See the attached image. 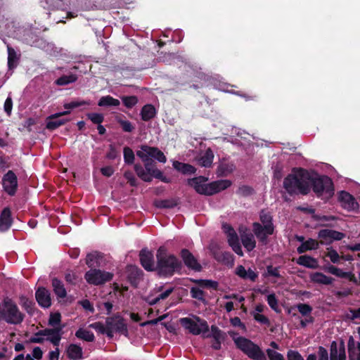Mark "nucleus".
<instances>
[{
    "label": "nucleus",
    "instance_id": "obj_40",
    "mask_svg": "<svg viewBox=\"0 0 360 360\" xmlns=\"http://www.w3.org/2000/svg\"><path fill=\"white\" fill-rule=\"evenodd\" d=\"M77 79V77L74 74H70L69 75H63L59 77L56 81V84L59 86L67 85L70 83L75 82Z\"/></svg>",
    "mask_w": 360,
    "mask_h": 360
},
{
    "label": "nucleus",
    "instance_id": "obj_35",
    "mask_svg": "<svg viewBox=\"0 0 360 360\" xmlns=\"http://www.w3.org/2000/svg\"><path fill=\"white\" fill-rule=\"evenodd\" d=\"M41 6L47 9H63L64 5L61 0H41Z\"/></svg>",
    "mask_w": 360,
    "mask_h": 360
},
{
    "label": "nucleus",
    "instance_id": "obj_8",
    "mask_svg": "<svg viewBox=\"0 0 360 360\" xmlns=\"http://www.w3.org/2000/svg\"><path fill=\"white\" fill-rule=\"evenodd\" d=\"M107 324L108 337L112 338L114 333H122L127 335V326L124 319L120 316L108 317L105 320Z\"/></svg>",
    "mask_w": 360,
    "mask_h": 360
},
{
    "label": "nucleus",
    "instance_id": "obj_64",
    "mask_svg": "<svg viewBox=\"0 0 360 360\" xmlns=\"http://www.w3.org/2000/svg\"><path fill=\"white\" fill-rule=\"evenodd\" d=\"M143 162H144L146 172L151 176V174L156 168L153 162L150 160H148V161Z\"/></svg>",
    "mask_w": 360,
    "mask_h": 360
},
{
    "label": "nucleus",
    "instance_id": "obj_30",
    "mask_svg": "<svg viewBox=\"0 0 360 360\" xmlns=\"http://www.w3.org/2000/svg\"><path fill=\"white\" fill-rule=\"evenodd\" d=\"M52 287L58 297L64 298L66 297L67 292L62 281L57 278H53L52 280Z\"/></svg>",
    "mask_w": 360,
    "mask_h": 360
},
{
    "label": "nucleus",
    "instance_id": "obj_47",
    "mask_svg": "<svg viewBox=\"0 0 360 360\" xmlns=\"http://www.w3.org/2000/svg\"><path fill=\"white\" fill-rule=\"evenodd\" d=\"M123 153L124 162L127 164H132L134 160V153L133 150L129 147H125L124 148Z\"/></svg>",
    "mask_w": 360,
    "mask_h": 360
},
{
    "label": "nucleus",
    "instance_id": "obj_1",
    "mask_svg": "<svg viewBox=\"0 0 360 360\" xmlns=\"http://www.w3.org/2000/svg\"><path fill=\"white\" fill-rule=\"evenodd\" d=\"M309 177V174L306 171L299 169L285 178L283 187L290 195L307 194L310 190Z\"/></svg>",
    "mask_w": 360,
    "mask_h": 360
},
{
    "label": "nucleus",
    "instance_id": "obj_23",
    "mask_svg": "<svg viewBox=\"0 0 360 360\" xmlns=\"http://www.w3.org/2000/svg\"><path fill=\"white\" fill-rule=\"evenodd\" d=\"M310 279L313 283L321 285H330L333 283L334 278L328 276L321 272H314L310 275Z\"/></svg>",
    "mask_w": 360,
    "mask_h": 360
},
{
    "label": "nucleus",
    "instance_id": "obj_14",
    "mask_svg": "<svg viewBox=\"0 0 360 360\" xmlns=\"http://www.w3.org/2000/svg\"><path fill=\"white\" fill-rule=\"evenodd\" d=\"M70 112V111L65 110L63 112H57V113L50 115L47 118V120H46V129H48L49 130H54V129H57L58 127L65 124L67 122L69 121V120L58 119V118L60 117V116L68 115Z\"/></svg>",
    "mask_w": 360,
    "mask_h": 360
},
{
    "label": "nucleus",
    "instance_id": "obj_38",
    "mask_svg": "<svg viewBox=\"0 0 360 360\" xmlns=\"http://www.w3.org/2000/svg\"><path fill=\"white\" fill-rule=\"evenodd\" d=\"M134 170L138 176L143 181L146 182L151 181L150 175L146 172V169L141 165L136 164L134 165Z\"/></svg>",
    "mask_w": 360,
    "mask_h": 360
},
{
    "label": "nucleus",
    "instance_id": "obj_39",
    "mask_svg": "<svg viewBox=\"0 0 360 360\" xmlns=\"http://www.w3.org/2000/svg\"><path fill=\"white\" fill-rule=\"evenodd\" d=\"M134 170L138 176L143 181L146 182L151 181L150 175L146 172V169L141 165L136 164L134 165Z\"/></svg>",
    "mask_w": 360,
    "mask_h": 360
},
{
    "label": "nucleus",
    "instance_id": "obj_49",
    "mask_svg": "<svg viewBox=\"0 0 360 360\" xmlns=\"http://www.w3.org/2000/svg\"><path fill=\"white\" fill-rule=\"evenodd\" d=\"M280 267H274L271 265H269L266 266V271L264 273V276H273L275 278H280L281 276L280 274Z\"/></svg>",
    "mask_w": 360,
    "mask_h": 360
},
{
    "label": "nucleus",
    "instance_id": "obj_62",
    "mask_svg": "<svg viewBox=\"0 0 360 360\" xmlns=\"http://www.w3.org/2000/svg\"><path fill=\"white\" fill-rule=\"evenodd\" d=\"M288 360H304L302 356L296 351L290 350L288 352Z\"/></svg>",
    "mask_w": 360,
    "mask_h": 360
},
{
    "label": "nucleus",
    "instance_id": "obj_26",
    "mask_svg": "<svg viewBox=\"0 0 360 360\" xmlns=\"http://www.w3.org/2000/svg\"><path fill=\"white\" fill-rule=\"evenodd\" d=\"M227 238L229 244L232 248L233 250L239 256H243V250L239 243L238 237L236 231L233 232V233L228 235Z\"/></svg>",
    "mask_w": 360,
    "mask_h": 360
},
{
    "label": "nucleus",
    "instance_id": "obj_22",
    "mask_svg": "<svg viewBox=\"0 0 360 360\" xmlns=\"http://www.w3.org/2000/svg\"><path fill=\"white\" fill-rule=\"evenodd\" d=\"M348 352L349 360H360V342L355 341L352 337L348 341Z\"/></svg>",
    "mask_w": 360,
    "mask_h": 360
},
{
    "label": "nucleus",
    "instance_id": "obj_63",
    "mask_svg": "<svg viewBox=\"0 0 360 360\" xmlns=\"http://www.w3.org/2000/svg\"><path fill=\"white\" fill-rule=\"evenodd\" d=\"M254 319L259 323L263 324L269 323V319L261 313H253Z\"/></svg>",
    "mask_w": 360,
    "mask_h": 360
},
{
    "label": "nucleus",
    "instance_id": "obj_12",
    "mask_svg": "<svg viewBox=\"0 0 360 360\" xmlns=\"http://www.w3.org/2000/svg\"><path fill=\"white\" fill-rule=\"evenodd\" d=\"M322 244H330L335 240H340L345 238V235L342 233L332 229H322L319 231L318 234Z\"/></svg>",
    "mask_w": 360,
    "mask_h": 360
},
{
    "label": "nucleus",
    "instance_id": "obj_46",
    "mask_svg": "<svg viewBox=\"0 0 360 360\" xmlns=\"http://www.w3.org/2000/svg\"><path fill=\"white\" fill-rule=\"evenodd\" d=\"M195 282L203 288L217 289L218 287V283L212 280H197Z\"/></svg>",
    "mask_w": 360,
    "mask_h": 360
},
{
    "label": "nucleus",
    "instance_id": "obj_17",
    "mask_svg": "<svg viewBox=\"0 0 360 360\" xmlns=\"http://www.w3.org/2000/svg\"><path fill=\"white\" fill-rule=\"evenodd\" d=\"M181 258L187 267L196 271H200V264L188 250L184 249L181 250Z\"/></svg>",
    "mask_w": 360,
    "mask_h": 360
},
{
    "label": "nucleus",
    "instance_id": "obj_20",
    "mask_svg": "<svg viewBox=\"0 0 360 360\" xmlns=\"http://www.w3.org/2000/svg\"><path fill=\"white\" fill-rule=\"evenodd\" d=\"M236 274L245 280L255 282L258 277V274L249 268L248 270L242 265L238 266L235 269Z\"/></svg>",
    "mask_w": 360,
    "mask_h": 360
},
{
    "label": "nucleus",
    "instance_id": "obj_32",
    "mask_svg": "<svg viewBox=\"0 0 360 360\" xmlns=\"http://www.w3.org/2000/svg\"><path fill=\"white\" fill-rule=\"evenodd\" d=\"M153 152V147L142 146L140 150L136 151V155L143 162L150 160Z\"/></svg>",
    "mask_w": 360,
    "mask_h": 360
},
{
    "label": "nucleus",
    "instance_id": "obj_60",
    "mask_svg": "<svg viewBox=\"0 0 360 360\" xmlns=\"http://www.w3.org/2000/svg\"><path fill=\"white\" fill-rule=\"evenodd\" d=\"M124 178L128 181L131 186L136 185V180L134 174L131 171H127L124 173Z\"/></svg>",
    "mask_w": 360,
    "mask_h": 360
},
{
    "label": "nucleus",
    "instance_id": "obj_57",
    "mask_svg": "<svg viewBox=\"0 0 360 360\" xmlns=\"http://www.w3.org/2000/svg\"><path fill=\"white\" fill-rule=\"evenodd\" d=\"M152 158H155L157 160L162 163H165L167 161V158L164 153L155 147H153Z\"/></svg>",
    "mask_w": 360,
    "mask_h": 360
},
{
    "label": "nucleus",
    "instance_id": "obj_61",
    "mask_svg": "<svg viewBox=\"0 0 360 360\" xmlns=\"http://www.w3.org/2000/svg\"><path fill=\"white\" fill-rule=\"evenodd\" d=\"M119 123L122 126V129L126 132H131L134 129L131 123L128 120H119Z\"/></svg>",
    "mask_w": 360,
    "mask_h": 360
},
{
    "label": "nucleus",
    "instance_id": "obj_24",
    "mask_svg": "<svg viewBox=\"0 0 360 360\" xmlns=\"http://www.w3.org/2000/svg\"><path fill=\"white\" fill-rule=\"evenodd\" d=\"M297 264L313 269L319 267L317 259L309 255H302L298 257L297 259Z\"/></svg>",
    "mask_w": 360,
    "mask_h": 360
},
{
    "label": "nucleus",
    "instance_id": "obj_51",
    "mask_svg": "<svg viewBox=\"0 0 360 360\" xmlns=\"http://www.w3.org/2000/svg\"><path fill=\"white\" fill-rule=\"evenodd\" d=\"M233 169L234 166L233 165L222 163L219 167L218 172L223 176H226L230 174Z\"/></svg>",
    "mask_w": 360,
    "mask_h": 360
},
{
    "label": "nucleus",
    "instance_id": "obj_41",
    "mask_svg": "<svg viewBox=\"0 0 360 360\" xmlns=\"http://www.w3.org/2000/svg\"><path fill=\"white\" fill-rule=\"evenodd\" d=\"M214 342L212 345V347L214 349H219L221 348V341L224 339V335L221 330H217L213 333Z\"/></svg>",
    "mask_w": 360,
    "mask_h": 360
},
{
    "label": "nucleus",
    "instance_id": "obj_29",
    "mask_svg": "<svg viewBox=\"0 0 360 360\" xmlns=\"http://www.w3.org/2000/svg\"><path fill=\"white\" fill-rule=\"evenodd\" d=\"M8 51V66L10 70L16 68L18 60L19 55L16 53L14 49L9 45L7 46Z\"/></svg>",
    "mask_w": 360,
    "mask_h": 360
},
{
    "label": "nucleus",
    "instance_id": "obj_11",
    "mask_svg": "<svg viewBox=\"0 0 360 360\" xmlns=\"http://www.w3.org/2000/svg\"><path fill=\"white\" fill-rule=\"evenodd\" d=\"M162 290L163 286L160 285L155 287L153 289V292L159 294L156 296H153V294L148 295L147 297H145L146 302L148 303V304L150 305H155L160 300L167 299L170 295V294L174 291V288H169L164 291Z\"/></svg>",
    "mask_w": 360,
    "mask_h": 360
},
{
    "label": "nucleus",
    "instance_id": "obj_54",
    "mask_svg": "<svg viewBox=\"0 0 360 360\" xmlns=\"http://www.w3.org/2000/svg\"><path fill=\"white\" fill-rule=\"evenodd\" d=\"M44 337L45 335H44L42 330H40L36 333H34L32 337L30 338V342L32 343L41 344L46 340Z\"/></svg>",
    "mask_w": 360,
    "mask_h": 360
},
{
    "label": "nucleus",
    "instance_id": "obj_3",
    "mask_svg": "<svg viewBox=\"0 0 360 360\" xmlns=\"http://www.w3.org/2000/svg\"><path fill=\"white\" fill-rule=\"evenodd\" d=\"M259 220L260 222L252 224V231L259 242L265 245L269 242L268 236L274 234L275 227L271 214L265 210L260 212Z\"/></svg>",
    "mask_w": 360,
    "mask_h": 360
},
{
    "label": "nucleus",
    "instance_id": "obj_28",
    "mask_svg": "<svg viewBox=\"0 0 360 360\" xmlns=\"http://www.w3.org/2000/svg\"><path fill=\"white\" fill-rule=\"evenodd\" d=\"M318 248L319 243L314 239L309 238L303 242L301 245L297 248V251L299 254H302L307 250H316Z\"/></svg>",
    "mask_w": 360,
    "mask_h": 360
},
{
    "label": "nucleus",
    "instance_id": "obj_50",
    "mask_svg": "<svg viewBox=\"0 0 360 360\" xmlns=\"http://www.w3.org/2000/svg\"><path fill=\"white\" fill-rule=\"evenodd\" d=\"M122 100L124 105L128 108H133L138 102L137 97L134 96H123L122 98Z\"/></svg>",
    "mask_w": 360,
    "mask_h": 360
},
{
    "label": "nucleus",
    "instance_id": "obj_9",
    "mask_svg": "<svg viewBox=\"0 0 360 360\" xmlns=\"http://www.w3.org/2000/svg\"><path fill=\"white\" fill-rule=\"evenodd\" d=\"M113 274L110 272L96 269H91L84 276L86 282L94 285H102L112 279Z\"/></svg>",
    "mask_w": 360,
    "mask_h": 360
},
{
    "label": "nucleus",
    "instance_id": "obj_52",
    "mask_svg": "<svg viewBox=\"0 0 360 360\" xmlns=\"http://www.w3.org/2000/svg\"><path fill=\"white\" fill-rule=\"evenodd\" d=\"M296 307L302 316H310L312 311V307L307 304H298Z\"/></svg>",
    "mask_w": 360,
    "mask_h": 360
},
{
    "label": "nucleus",
    "instance_id": "obj_53",
    "mask_svg": "<svg viewBox=\"0 0 360 360\" xmlns=\"http://www.w3.org/2000/svg\"><path fill=\"white\" fill-rule=\"evenodd\" d=\"M86 116L94 124H101L104 120V117L101 113H88Z\"/></svg>",
    "mask_w": 360,
    "mask_h": 360
},
{
    "label": "nucleus",
    "instance_id": "obj_4",
    "mask_svg": "<svg viewBox=\"0 0 360 360\" xmlns=\"http://www.w3.org/2000/svg\"><path fill=\"white\" fill-rule=\"evenodd\" d=\"M157 268L158 273L162 276H171L181 267V262L173 255L167 253L164 247H160L157 252Z\"/></svg>",
    "mask_w": 360,
    "mask_h": 360
},
{
    "label": "nucleus",
    "instance_id": "obj_55",
    "mask_svg": "<svg viewBox=\"0 0 360 360\" xmlns=\"http://www.w3.org/2000/svg\"><path fill=\"white\" fill-rule=\"evenodd\" d=\"M191 295L193 298L202 300L204 299V292L198 287H192L191 288Z\"/></svg>",
    "mask_w": 360,
    "mask_h": 360
},
{
    "label": "nucleus",
    "instance_id": "obj_18",
    "mask_svg": "<svg viewBox=\"0 0 360 360\" xmlns=\"http://www.w3.org/2000/svg\"><path fill=\"white\" fill-rule=\"evenodd\" d=\"M35 296L37 301L41 307L48 308L51 306V295L49 291L45 288H39L37 290Z\"/></svg>",
    "mask_w": 360,
    "mask_h": 360
},
{
    "label": "nucleus",
    "instance_id": "obj_44",
    "mask_svg": "<svg viewBox=\"0 0 360 360\" xmlns=\"http://www.w3.org/2000/svg\"><path fill=\"white\" fill-rule=\"evenodd\" d=\"M266 301L269 307L275 311H279L278 300L274 293H271L267 295Z\"/></svg>",
    "mask_w": 360,
    "mask_h": 360
},
{
    "label": "nucleus",
    "instance_id": "obj_19",
    "mask_svg": "<svg viewBox=\"0 0 360 360\" xmlns=\"http://www.w3.org/2000/svg\"><path fill=\"white\" fill-rule=\"evenodd\" d=\"M140 261L143 267L147 271L154 269L153 255L147 250H142L140 252Z\"/></svg>",
    "mask_w": 360,
    "mask_h": 360
},
{
    "label": "nucleus",
    "instance_id": "obj_33",
    "mask_svg": "<svg viewBox=\"0 0 360 360\" xmlns=\"http://www.w3.org/2000/svg\"><path fill=\"white\" fill-rule=\"evenodd\" d=\"M173 167L177 171L182 172L183 174H194L195 172V169L191 165L183 163L179 161L173 162Z\"/></svg>",
    "mask_w": 360,
    "mask_h": 360
},
{
    "label": "nucleus",
    "instance_id": "obj_7",
    "mask_svg": "<svg viewBox=\"0 0 360 360\" xmlns=\"http://www.w3.org/2000/svg\"><path fill=\"white\" fill-rule=\"evenodd\" d=\"M313 191L318 196H322L324 199L330 198L334 193L332 180L326 176L315 179L313 181Z\"/></svg>",
    "mask_w": 360,
    "mask_h": 360
},
{
    "label": "nucleus",
    "instance_id": "obj_36",
    "mask_svg": "<svg viewBox=\"0 0 360 360\" xmlns=\"http://www.w3.org/2000/svg\"><path fill=\"white\" fill-rule=\"evenodd\" d=\"M75 336L86 342H93L95 340L94 335L92 332L83 328L78 329L75 333Z\"/></svg>",
    "mask_w": 360,
    "mask_h": 360
},
{
    "label": "nucleus",
    "instance_id": "obj_13",
    "mask_svg": "<svg viewBox=\"0 0 360 360\" xmlns=\"http://www.w3.org/2000/svg\"><path fill=\"white\" fill-rule=\"evenodd\" d=\"M63 326L56 327L53 328L43 329V333L46 337V340L51 342L54 346L58 347L62 338V330Z\"/></svg>",
    "mask_w": 360,
    "mask_h": 360
},
{
    "label": "nucleus",
    "instance_id": "obj_45",
    "mask_svg": "<svg viewBox=\"0 0 360 360\" xmlns=\"http://www.w3.org/2000/svg\"><path fill=\"white\" fill-rule=\"evenodd\" d=\"M327 250L328 252L326 255V257H328L333 264H338L341 259V257L339 255L338 252L331 248H328Z\"/></svg>",
    "mask_w": 360,
    "mask_h": 360
},
{
    "label": "nucleus",
    "instance_id": "obj_43",
    "mask_svg": "<svg viewBox=\"0 0 360 360\" xmlns=\"http://www.w3.org/2000/svg\"><path fill=\"white\" fill-rule=\"evenodd\" d=\"M61 321V316L60 313H52L50 314L49 319V325L56 328V327H60L59 325Z\"/></svg>",
    "mask_w": 360,
    "mask_h": 360
},
{
    "label": "nucleus",
    "instance_id": "obj_10",
    "mask_svg": "<svg viewBox=\"0 0 360 360\" xmlns=\"http://www.w3.org/2000/svg\"><path fill=\"white\" fill-rule=\"evenodd\" d=\"M4 190L10 195H13L17 190L18 179L16 175L9 170L2 178Z\"/></svg>",
    "mask_w": 360,
    "mask_h": 360
},
{
    "label": "nucleus",
    "instance_id": "obj_42",
    "mask_svg": "<svg viewBox=\"0 0 360 360\" xmlns=\"http://www.w3.org/2000/svg\"><path fill=\"white\" fill-rule=\"evenodd\" d=\"M142 275V271L139 269H138L136 266H131L130 267V274L129 276V279L131 280V283L134 284H136L138 281L141 278V276Z\"/></svg>",
    "mask_w": 360,
    "mask_h": 360
},
{
    "label": "nucleus",
    "instance_id": "obj_27",
    "mask_svg": "<svg viewBox=\"0 0 360 360\" xmlns=\"http://www.w3.org/2000/svg\"><path fill=\"white\" fill-rule=\"evenodd\" d=\"M214 159V154L212 150L207 149L200 155L198 159V164L205 167H210Z\"/></svg>",
    "mask_w": 360,
    "mask_h": 360
},
{
    "label": "nucleus",
    "instance_id": "obj_21",
    "mask_svg": "<svg viewBox=\"0 0 360 360\" xmlns=\"http://www.w3.org/2000/svg\"><path fill=\"white\" fill-rule=\"evenodd\" d=\"M12 222L11 212L8 207H6L0 215V231L4 232L8 230L12 225Z\"/></svg>",
    "mask_w": 360,
    "mask_h": 360
},
{
    "label": "nucleus",
    "instance_id": "obj_2",
    "mask_svg": "<svg viewBox=\"0 0 360 360\" xmlns=\"http://www.w3.org/2000/svg\"><path fill=\"white\" fill-rule=\"evenodd\" d=\"M204 177H195L188 181V184L192 186L197 193L206 195H211L225 190L231 185L229 180L221 179L209 184H205Z\"/></svg>",
    "mask_w": 360,
    "mask_h": 360
},
{
    "label": "nucleus",
    "instance_id": "obj_16",
    "mask_svg": "<svg viewBox=\"0 0 360 360\" xmlns=\"http://www.w3.org/2000/svg\"><path fill=\"white\" fill-rule=\"evenodd\" d=\"M324 269L339 278H348L351 282L354 284H358L359 281L351 271H344L341 269H339L333 265H329L324 268Z\"/></svg>",
    "mask_w": 360,
    "mask_h": 360
},
{
    "label": "nucleus",
    "instance_id": "obj_34",
    "mask_svg": "<svg viewBox=\"0 0 360 360\" xmlns=\"http://www.w3.org/2000/svg\"><path fill=\"white\" fill-rule=\"evenodd\" d=\"M156 114L155 108L150 104L144 105L141 112V119L143 121H148L153 118Z\"/></svg>",
    "mask_w": 360,
    "mask_h": 360
},
{
    "label": "nucleus",
    "instance_id": "obj_5",
    "mask_svg": "<svg viewBox=\"0 0 360 360\" xmlns=\"http://www.w3.org/2000/svg\"><path fill=\"white\" fill-rule=\"evenodd\" d=\"M237 347L249 358L253 360H266V356L261 348L251 340L239 337L234 339Z\"/></svg>",
    "mask_w": 360,
    "mask_h": 360
},
{
    "label": "nucleus",
    "instance_id": "obj_15",
    "mask_svg": "<svg viewBox=\"0 0 360 360\" xmlns=\"http://www.w3.org/2000/svg\"><path fill=\"white\" fill-rule=\"evenodd\" d=\"M339 200L342 207L348 211L355 210L359 207V204L354 198L346 191L340 193Z\"/></svg>",
    "mask_w": 360,
    "mask_h": 360
},
{
    "label": "nucleus",
    "instance_id": "obj_25",
    "mask_svg": "<svg viewBox=\"0 0 360 360\" xmlns=\"http://www.w3.org/2000/svg\"><path fill=\"white\" fill-rule=\"evenodd\" d=\"M82 348L76 344H70L67 348L68 357L72 360H80L82 359Z\"/></svg>",
    "mask_w": 360,
    "mask_h": 360
},
{
    "label": "nucleus",
    "instance_id": "obj_37",
    "mask_svg": "<svg viewBox=\"0 0 360 360\" xmlns=\"http://www.w3.org/2000/svg\"><path fill=\"white\" fill-rule=\"evenodd\" d=\"M120 104V102L119 100L114 98L110 96H102L98 103V105L101 107L118 106Z\"/></svg>",
    "mask_w": 360,
    "mask_h": 360
},
{
    "label": "nucleus",
    "instance_id": "obj_31",
    "mask_svg": "<svg viewBox=\"0 0 360 360\" xmlns=\"http://www.w3.org/2000/svg\"><path fill=\"white\" fill-rule=\"evenodd\" d=\"M243 246L248 251H252L256 246V241L252 233H244L241 236Z\"/></svg>",
    "mask_w": 360,
    "mask_h": 360
},
{
    "label": "nucleus",
    "instance_id": "obj_56",
    "mask_svg": "<svg viewBox=\"0 0 360 360\" xmlns=\"http://www.w3.org/2000/svg\"><path fill=\"white\" fill-rule=\"evenodd\" d=\"M266 354L269 360H285L283 356L271 349H266Z\"/></svg>",
    "mask_w": 360,
    "mask_h": 360
},
{
    "label": "nucleus",
    "instance_id": "obj_48",
    "mask_svg": "<svg viewBox=\"0 0 360 360\" xmlns=\"http://www.w3.org/2000/svg\"><path fill=\"white\" fill-rule=\"evenodd\" d=\"M89 327L94 329L101 334H106L108 335L107 324L105 325L101 322H95L89 325Z\"/></svg>",
    "mask_w": 360,
    "mask_h": 360
},
{
    "label": "nucleus",
    "instance_id": "obj_6",
    "mask_svg": "<svg viewBox=\"0 0 360 360\" xmlns=\"http://www.w3.org/2000/svg\"><path fill=\"white\" fill-rule=\"evenodd\" d=\"M179 321L185 329L188 330L190 333L195 335L207 333L209 330V326L207 321L196 316H193L191 318H181Z\"/></svg>",
    "mask_w": 360,
    "mask_h": 360
},
{
    "label": "nucleus",
    "instance_id": "obj_58",
    "mask_svg": "<svg viewBox=\"0 0 360 360\" xmlns=\"http://www.w3.org/2000/svg\"><path fill=\"white\" fill-rule=\"evenodd\" d=\"M155 205L158 207L160 208H172L174 207L176 205V203L173 200H165L157 201L155 202Z\"/></svg>",
    "mask_w": 360,
    "mask_h": 360
},
{
    "label": "nucleus",
    "instance_id": "obj_59",
    "mask_svg": "<svg viewBox=\"0 0 360 360\" xmlns=\"http://www.w3.org/2000/svg\"><path fill=\"white\" fill-rule=\"evenodd\" d=\"M98 257V254L97 252L88 254L86 259V263L89 267H92L96 264V260Z\"/></svg>",
    "mask_w": 360,
    "mask_h": 360
}]
</instances>
